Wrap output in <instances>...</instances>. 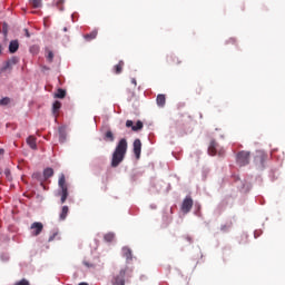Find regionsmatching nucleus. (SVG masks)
<instances>
[{
    "label": "nucleus",
    "mask_w": 285,
    "mask_h": 285,
    "mask_svg": "<svg viewBox=\"0 0 285 285\" xmlns=\"http://www.w3.org/2000/svg\"><path fill=\"white\" fill-rule=\"evenodd\" d=\"M185 239H187V242H189V243L193 242V237H190V236H186Z\"/></svg>",
    "instance_id": "obj_37"
},
{
    "label": "nucleus",
    "mask_w": 285,
    "mask_h": 285,
    "mask_svg": "<svg viewBox=\"0 0 285 285\" xmlns=\"http://www.w3.org/2000/svg\"><path fill=\"white\" fill-rule=\"evenodd\" d=\"M4 150L3 149H0V156L3 155Z\"/></svg>",
    "instance_id": "obj_40"
},
{
    "label": "nucleus",
    "mask_w": 285,
    "mask_h": 285,
    "mask_svg": "<svg viewBox=\"0 0 285 285\" xmlns=\"http://www.w3.org/2000/svg\"><path fill=\"white\" fill-rule=\"evenodd\" d=\"M193 204H194L193 198L186 197V198L183 200L181 210H183L185 214L190 213V210L193 209Z\"/></svg>",
    "instance_id": "obj_7"
},
{
    "label": "nucleus",
    "mask_w": 285,
    "mask_h": 285,
    "mask_svg": "<svg viewBox=\"0 0 285 285\" xmlns=\"http://www.w3.org/2000/svg\"><path fill=\"white\" fill-rule=\"evenodd\" d=\"M56 99H65L66 98V90L65 89H58L56 95H55Z\"/></svg>",
    "instance_id": "obj_22"
},
{
    "label": "nucleus",
    "mask_w": 285,
    "mask_h": 285,
    "mask_svg": "<svg viewBox=\"0 0 285 285\" xmlns=\"http://www.w3.org/2000/svg\"><path fill=\"white\" fill-rule=\"evenodd\" d=\"M46 52H47V61H49V63H52L55 59V53L50 49H47Z\"/></svg>",
    "instance_id": "obj_25"
},
{
    "label": "nucleus",
    "mask_w": 285,
    "mask_h": 285,
    "mask_svg": "<svg viewBox=\"0 0 285 285\" xmlns=\"http://www.w3.org/2000/svg\"><path fill=\"white\" fill-rule=\"evenodd\" d=\"M2 32H3V35H8V24L7 23H3Z\"/></svg>",
    "instance_id": "obj_33"
},
{
    "label": "nucleus",
    "mask_w": 285,
    "mask_h": 285,
    "mask_svg": "<svg viewBox=\"0 0 285 285\" xmlns=\"http://www.w3.org/2000/svg\"><path fill=\"white\" fill-rule=\"evenodd\" d=\"M32 8H41V0H30Z\"/></svg>",
    "instance_id": "obj_27"
},
{
    "label": "nucleus",
    "mask_w": 285,
    "mask_h": 285,
    "mask_svg": "<svg viewBox=\"0 0 285 285\" xmlns=\"http://www.w3.org/2000/svg\"><path fill=\"white\" fill-rule=\"evenodd\" d=\"M57 197H60V204H66V199H68V188L59 189L56 194Z\"/></svg>",
    "instance_id": "obj_10"
},
{
    "label": "nucleus",
    "mask_w": 285,
    "mask_h": 285,
    "mask_svg": "<svg viewBox=\"0 0 285 285\" xmlns=\"http://www.w3.org/2000/svg\"><path fill=\"white\" fill-rule=\"evenodd\" d=\"M134 155L136 159H139L141 157V140L135 139L134 140Z\"/></svg>",
    "instance_id": "obj_9"
},
{
    "label": "nucleus",
    "mask_w": 285,
    "mask_h": 285,
    "mask_svg": "<svg viewBox=\"0 0 285 285\" xmlns=\"http://www.w3.org/2000/svg\"><path fill=\"white\" fill-rule=\"evenodd\" d=\"M208 155H210L212 157H215V155H219V157H222V155H224V150H219V144H217V141L215 140H212L208 147Z\"/></svg>",
    "instance_id": "obj_4"
},
{
    "label": "nucleus",
    "mask_w": 285,
    "mask_h": 285,
    "mask_svg": "<svg viewBox=\"0 0 285 285\" xmlns=\"http://www.w3.org/2000/svg\"><path fill=\"white\" fill-rule=\"evenodd\" d=\"M126 153H128V140L122 138L118 141L112 157H111V168H117L121 161L126 158Z\"/></svg>",
    "instance_id": "obj_1"
},
{
    "label": "nucleus",
    "mask_w": 285,
    "mask_h": 285,
    "mask_svg": "<svg viewBox=\"0 0 285 285\" xmlns=\"http://www.w3.org/2000/svg\"><path fill=\"white\" fill-rule=\"evenodd\" d=\"M131 83H132L135 87H137V79L131 78Z\"/></svg>",
    "instance_id": "obj_36"
},
{
    "label": "nucleus",
    "mask_w": 285,
    "mask_h": 285,
    "mask_svg": "<svg viewBox=\"0 0 285 285\" xmlns=\"http://www.w3.org/2000/svg\"><path fill=\"white\" fill-rule=\"evenodd\" d=\"M85 266H90V265H88V263H85Z\"/></svg>",
    "instance_id": "obj_42"
},
{
    "label": "nucleus",
    "mask_w": 285,
    "mask_h": 285,
    "mask_svg": "<svg viewBox=\"0 0 285 285\" xmlns=\"http://www.w3.org/2000/svg\"><path fill=\"white\" fill-rule=\"evenodd\" d=\"M58 186L60 189L68 188V184H66V176L63 174L59 177Z\"/></svg>",
    "instance_id": "obj_20"
},
{
    "label": "nucleus",
    "mask_w": 285,
    "mask_h": 285,
    "mask_svg": "<svg viewBox=\"0 0 285 285\" xmlns=\"http://www.w3.org/2000/svg\"><path fill=\"white\" fill-rule=\"evenodd\" d=\"M238 166H248L250 164V151L242 150L236 155Z\"/></svg>",
    "instance_id": "obj_3"
},
{
    "label": "nucleus",
    "mask_w": 285,
    "mask_h": 285,
    "mask_svg": "<svg viewBox=\"0 0 285 285\" xmlns=\"http://www.w3.org/2000/svg\"><path fill=\"white\" fill-rule=\"evenodd\" d=\"M19 50V40H11L9 43V52L14 55Z\"/></svg>",
    "instance_id": "obj_11"
},
{
    "label": "nucleus",
    "mask_w": 285,
    "mask_h": 285,
    "mask_svg": "<svg viewBox=\"0 0 285 285\" xmlns=\"http://www.w3.org/2000/svg\"><path fill=\"white\" fill-rule=\"evenodd\" d=\"M63 32H68V28L67 27L63 28Z\"/></svg>",
    "instance_id": "obj_39"
},
{
    "label": "nucleus",
    "mask_w": 285,
    "mask_h": 285,
    "mask_svg": "<svg viewBox=\"0 0 285 285\" xmlns=\"http://www.w3.org/2000/svg\"><path fill=\"white\" fill-rule=\"evenodd\" d=\"M27 144L32 148V150H37V138H35V136H29Z\"/></svg>",
    "instance_id": "obj_17"
},
{
    "label": "nucleus",
    "mask_w": 285,
    "mask_h": 285,
    "mask_svg": "<svg viewBox=\"0 0 285 285\" xmlns=\"http://www.w3.org/2000/svg\"><path fill=\"white\" fill-rule=\"evenodd\" d=\"M122 70H124V60H120L119 63H117L114 67V72L115 75H121Z\"/></svg>",
    "instance_id": "obj_19"
},
{
    "label": "nucleus",
    "mask_w": 285,
    "mask_h": 285,
    "mask_svg": "<svg viewBox=\"0 0 285 285\" xmlns=\"http://www.w3.org/2000/svg\"><path fill=\"white\" fill-rule=\"evenodd\" d=\"M104 239H105V242H114V239H115V234H112V233H108V234H106L105 236H104Z\"/></svg>",
    "instance_id": "obj_26"
},
{
    "label": "nucleus",
    "mask_w": 285,
    "mask_h": 285,
    "mask_svg": "<svg viewBox=\"0 0 285 285\" xmlns=\"http://www.w3.org/2000/svg\"><path fill=\"white\" fill-rule=\"evenodd\" d=\"M168 63H171V66H179L181 63V60H179V57L175 55H170L167 57Z\"/></svg>",
    "instance_id": "obj_12"
},
{
    "label": "nucleus",
    "mask_w": 285,
    "mask_h": 285,
    "mask_svg": "<svg viewBox=\"0 0 285 285\" xmlns=\"http://www.w3.org/2000/svg\"><path fill=\"white\" fill-rule=\"evenodd\" d=\"M55 175V169L47 167L43 170V180L47 181V179H50V177H52Z\"/></svg>",
    "instance_id": "obj_16"
},
{
    "label": "nucleus",
    "mask_w": 285,
    "mask_h": 285,
    "mask_svg": "<svg viewBox=\"0 0 285 285\" xmlns=\"http://www.w3.org/2000/svg\"><path fill=\"white\" fill-rule=\"evenodd\" d=\"M56 236H57V234H53V235L49 238V242H52Z\"/></svg>",
    "instance_id": "obj_38"
},
{
    "label": "nucleus",
    "mask_w": 285,
    "mask_h": 285,
    "mask_svg": "<svg viewBox=\"0 0 285 285\" xmlns=\"http://www.w3.org/2000/svg\"><path fill=\"white\" fill-rule=\"evenodd\" d=\"M30 230L33 237L41 235V232L43 230V223H39V222L32 223L30 226Z\"/></svg>",
    "instance_id": "obj_6"
},
{
    "label": "nucleus",
    "mask_w": 285,
    "mask_h": 285,
    "mask_svg": "<svg viewBox=\"0 0 285 285\" xmlns=\"http://www.w3.org/2000/svg\"><path fill=\"white\" fill-rule=\"evenodd\" d=\"M8 104H10L9 97H4L0 100V106H8Z\"/></svg>",
    "instance_id": "obj_28"
},
{
    "label": "nucleus",
    "mask_w": 285,
    "mask_h": 285,
    "mask_svg": "<svg viewBox=\"0 0 285 285\" xmlns=\"http://www.w3.org/2000/svg\"><path fill=\"white\" fill-rule=\"evenodd\" d=\"M122 257H125L127 259V262L132 261V250H130V248H128V247H124L122 248Z\"/></svg>",
    "instance_id": "obj_15"
},
{
    "label": "nucleus",
    "mask_w": 285,
    "mask_h": 285,
    "mask_svg": "<svg viewBox=\"0 0 285 285\" xmlns=\"http://www.w3.org/2000/svg\"><path fill=\"white\" fill-rule=\"evenodd\" d=\"M230 228V225H222L220 230L222 233H228V229Z\"/></svg>",
    "instance_id": "obj_32"
},
{
    "label": "nucleus",
    "mask_w": 285,
    "mask_h": 285,
    "mask_svg": "<svg viewBox=\"0 0 285 285\" xmlns=\"http://www.w3.org/2000/svg\"><path fill=\"white\" fill-rule=\"evenodd\" d=\"M227 43H237V40H235V38H229L227 40Z\"/></svg>",
    "instance_id": "obj_35"
},
{
    "label": "nucleus",
    "mask_w": 285,
    "mask_h": 285,
    "mask_svg": "<svg viewBox=\"0 0 285 285\" xmlns=\"http://www.w3.org/2000/svg\"><path fill=\"white\" fill-rule=\"evenodd\" d=\"M79 285H88V283H79Z\"/></svg>",
    "instance_id": "obj_41"
},
{
    "label": "nucleus",
    "mask_w": 285,
    "mask_h": 285,
    "mask_svg": "<svg viewBox=\"0 0 285 285\" xmlns=\"http://www.w3.org/2000/svg\"><path fill=\"white\" fill-rule=\"evenodd\" d=\"M33 179H38V181H43V178H41V174L40 173H35L32 175Z\"/></svg>",
    "instance_id": "obj_31"
},
{
    "label": "nucleus",
    "mask_w": 285,
    "mask_h": 285,
    "mask_svg": "<svg viewBox=\"0 0 285 285\" xmlns=\"http://www.w3.org/2000/svg\"><path fill=\"white\" fill-rule=\"evenodd\" d=\"M63 3H66L65 0H58L57 1V8L60 9V10H63Z\"/></svg>",
    "instance_id": "obj_30"
},
{
    "label": "nucleus",
    "mask_w": 285,
    "mask_h": 285,
    "mask_svg": "<svg viewBox=\"0 0 285 285\" xmlns=\"http://www.w3.org/2000/svg\"><path fill=\"white\" fill-rule=\"evenodd\" d=\"M0 55H1V45H0Z\"/></svg>",
    "instance_id": "obj_43"
},
{
    "label": "nucleus",
    "mask_w": 285,
    "mask_h": 285,
    "mask_svg": "<svg viewBox=\"0 0 285 285\" xmlns=\"http://www.w3.org/2000/svg\"><path fill=\"white\" fill-rule=\"evenodd\" d=\"M130 273V268L124 267L119 271V273L114 276L111 284L112 285H126V276Z\"/></svg>",
    "instance_id": "obj_2"
},
{
    "label": "nucleus",
    "mask_w": 285,
    "mask_h": 285,
    "mask_svg": "<svg viewBox=\"0 0 285 285\" xmlns=\"http://www.w3.org/2000/svg\"><path fill=\"white\" fill-rule=\"evenodd\" d=\"M105 141H115V135L112 131L108 130L105 134Z\"/></svg>",
    "instance_id": "obj_23"
},
{
    "label": "nucleus",
    "mask_w": 285,
    "mask_h": 285,
    "mask_svg": "<svg viewBox=\"0 0 285 285\" xmlns=\"http://www.w3.org/2000/svg\"><path fill=\"white\" fill-rule=\"evenodd\" d=\"M156 102L159 108H164V106H166V95L159 94L156 98Z\"/></svg>",
    "instance_id": "obj_13"
},
{
    "label": "nucleus",
    "mask_w": 285,
    "mask_h": 285,
    "mask_svg": "<svg viewBox=\"0 0 285 285\" xmlns=\"http://www.w3.org/2000/svg\"><path fill=\"white\" fill-rule=\"evenodd\" d=\"M24 32V37H27V39H30L31 35L30 31L28 29H23Z\"/></svg>",
    "instance_id": "obj_34"
},
{
    "label": "nucleus",
    "mask_w": 285,
    "mask_h": 285,
    "mask_svg": "<svg viewBox=\"0 0 285 285\" xmlns=\"http://www.w3.org/2000/svg\"><path fill=\"white\" fill-rule=\"evenodd\" d=\"M68 213H70V208L67 205L62 206V209L59 215L60 222H65L66 217H68Z\"/></svg>",
    "instance_id": "obj_14"
},
{
    "label": "nucleus",
    "mask_w": 285,
    "mask_h": 285,
    "mask_svg": "<svg viewBox=\"0 0 285 285\" xmlns=\"http://www.w3.org/2000/svg\"><path fill=\"white\" fill-rule=\"evenodd\" d=\"M58 134H59V141L63 144V141H66V129L60 127L58 130Z\"/></svg>",
    "instance_id": "obj_21"
},
{
    "label": "nucleus",
    "mask_w": 285,
    "mask_h": 285,
    "mask_svg": "<svg viewBox=\"0 0 285 285\" xmlns=\"http://www.w3.org/2000/svg\"><path fill=\"white\" fill-rule=\"evenodd\" d=\"M60 109H61V102L55 101L53 105H52L53 115H57V112H59Z\"/></svg>",
    "instance_id": "obj_24"
},
{
    "label": "nucleus",
    "mask_w": 285,
    "mask_h": 285,
    "mask_svg": "<svg viewBox=\"0 0 285 285\" xmlns=\"http://www.w3.org/2000/svg\"><path fill=\"white\" fill-rule=\"evenodd\" d=\"M14 285H30V282L26 278H22L19 282H16Z\"/></svg>",
    "instance_id": "obj_29"
},
{
    "label": "nucleus",
    "mask_w": 285,
    "mask_h": 285,
    "mask_svg": "<svg viewBox=\"0 0 285 285\" xmlns=\"http://www.w3.org/2000/svg\"><path fill=\"white\" fill-rule=\"evenodd\" d=\"M97 35H99V32L97 30H92L90 33L85 35L83 38L86 41H92L97 39Z\"/></svg>",
    "instance_id": "obj_18"
},
{
    "label": "nucleus",
    "mask_w": 285,
    "mask_h": 285,
    "mask_svg": "<svg viewBox=\"0 0 285 285\" xmlns=\"http://www.w3.org/2000/svg\"><path fill=\"white\" fill-rule=\"evenodd\" d=\"M126 127L131 128L134 132H137V130H141L144 128V122H141V120H138L136 125H134L132 120H127Z\"/></svg>",
    "instance_id": "obj_8"
},
{
    "label": "nucleus",
    "mask_w": 285,
    "mask_h": 285,
    "mask_svg": "<svg viewBox=\"0 0 285 285\" xmlns=\"http://www.w3.org/2000/svg\"><path fill=\"white\" fill-rule=\"evenodd\" d=\"M19 63V58L12 57L9 60L4 61L3 67L0 69V75L1 72H7V70H12L13 66H17Z\"/></svg>",
    "instance_id": "obj_5"
}]
</instances>
